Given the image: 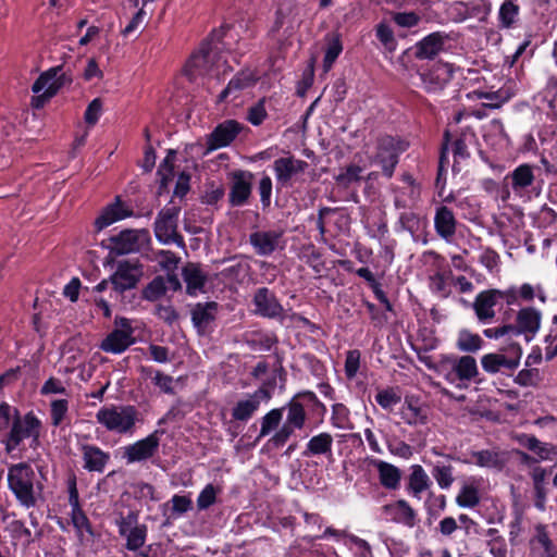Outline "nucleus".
Returning a JSON list of instances; mask_svg holds the SVG:
<instances>
[{
  "mask_svg": "<svg viewBox=\"0 0 557 557\" xmlns=\"http://www.w3.org/2000/svg\"><path fill=\"white\" fill-rule=\"evenodd\" d=\"M519 12V7L512 0H505L500 5L498 16L503 27H510Z\"/></svg>",
  "mask_w": 557,
  "mask_h": 557,
  "instance_id": "603ef678",
  "label": "nucleus"
},
{
  "mask_svg": "<svg viewBox=\"0 0 557 557\" xmlns=\"http://www.w3.org/2000/svg\"><path fill=\"white\" fill-rule=\"evenodd\" d=\"M333 445V437L329 433H320L309 440L306 445L305 456L323 455L331 453Z\"/></svg>",
  "mask_w": 557,
  "mask_h": 557,
  "instance_id": "a19ab883",
  "label": "nucleus"
},
{
  "mask_svg": "<svg viewBox=\"0 0 557 557\" xmlns=\"http://www.w3.org/2000/svg\"><path fill=\"white\" fill-rule=\"evenodd\" d=\"M147 528L145 525H137L123 537L126 539V548L128 550H137L146 541Z\"/></svg>",
  "mask_w": 557,
  "mask_h": 557,
  "instance_id": "864d4df0",
  "label": "nucleus"
},
{
  "mask_svg": "<svg viewBox=\"0 0 557 557\" xmlns=\"http://www.w3.org/2000/svg\"><path fill=\"white\" fill-rule=\"evenodd\" d=\"M218 488L213 484H207L197 497L199 510H206L216 502Z\"/></svg>",
  "mask_w": 557,
  "mask_h": 557,
  "instance_id": "bf43d9fd",
  "label": "nucleus"
},
{
  "mask_svg": "<svg viewBox=\"0 0 557 557\" xmlns=\"http://www.w3.org/2000/svg\"><path fill=\"white\" fill-rule=\"evenodd\" d=\"M8 486L17 503L27 509L35 507L42 498L44 485L34 468L27 462L9 467Z\"/></svg>",
  "mask_w": 557,
  "mask_h": 557,
  "instance_id": "f03ea898",
  "label": "nucleus"
},
{
  "mask_svg": "<svg viewBox=\"0 0 557 557\" xmlns=\"http://www.w3.org/2000/svg\"><path fill=\"white\" fill-rule=\"evenodd\" d=\"M454 69L448 63L437 62L419 73L422 88L428 92L442 90L453 77Z\"/></svg>",
  "mask_w": 557,
  "mask_h": 557,
  "instance_id": "dca6fc26",
  "label": "nucleus"
},
{
  "mask_svg": "<svg viewBox=\"0 0 557 557\" xmlns=\"http://www.w3.org/2000/svg\"><path fill=\"white\" fill-rule=\"evenodd\" d=\"M40 429L41 422L33 412L26 413L23 418L17 417L14 419L5 442L7 451L14 450L25 438L32 437L37 440L40 434Z\"/></svg>",
  "mask_w": 557,
  "mask_h": 557,
  "instance_id": "f8f14e48",
  "label": "nucleus"
},
{
  "mask_svg": "<svg viewBox=\"0 0 557 557\" xmlns=\"http://www.w3.org/2000/svg\"><path fill=\"white\" fill-rule=\"evenodd\" d=\"M400 395L394 388H385L379 391L375 395V400L385 410L393 409L394 406L400 403Z\"/></svg>",
  "mask_w": 557,
  "mask_h": 557,
  "instance_id": "6e6d98bb",
  "label": "nucleus"
},
{
  "mask_svg": "<svg viewBox=\"0 0 557 557\" xmlns=\"http://www.w3.org/2000/svg\"><path fill=\"white\" fill-rule=\"evenodd\" d=\"M483 339L479 334L468 330H461L458 333L456 347L463 352H475L483 346Z\"/></svg>",
  "mask_w": 557,
  "mask_h": 557,
  "instance_id": "79ce46f5",
  "label": "nucleus"
},
{
  "mask_svg": "<svg viewBox=\"0 0 557 557\" xmlns=\"http://www.w3.org/2000/svg\"><path fill=\"white\" fill-rule=\"evenodd\" d=\"M143 276V265L138 261L124 260L117 263L110 282L117 292L134 288Z\"/></svg>",
  "mask_w": 557,
  "mask_h": 557,
  "instance_id": "2eb2a0df",
  "label": "nucleus"
},
{
  "mask_svg": "<svg viewBox=\"0 0 557 557\" xmlns=\"http://www.w3.org/2000/svg\"><path fill=\"white\" fill-rule=\"evenodd\" d=\"M230 70L226 60L209 42H203L199 50L193 53L184 67L185 75L194 82L198 77L210 75L219 77Z\"/></svg>",
  "mask_w": 557,
  "mask_h": 557,
  "instance_id": "20e7f679",
  "label": "nucleus"
},
{
  "mask_svg": "<svg viewBox=\"0 0 557 557\" xmlns=\"http://www.w3.org/2000/svg\"><path fill=\"white\" fill-rule=\"evenodd\" d=\"M256 78L249 72H240L235 77H233L227 86L223 89V91L219 96L220 101H224L228 96H234L236 98V94L239 90L248 88L253 85Z\"/></svg>",
  "mask_w": 557,
  "mask_h": 557,
  "instance_id": "ea45409f",
  "label": "nucleus"
},
{
  "mask_svg": "<svg viewBox=\"0 0 557 557\" xmlns=\"http://www.w3.org/2000/svg\"><path fill=\"white\" fill-rule=\"evenodd\" d=\"M96 421L107 432L119 435H133L140 419L135 406L111 404L102 406L96 412Z\"/></svg>",
  "mask_w": 557,
  "mask_h": 557,
  "instance_id": "7ed1b4c3",
  "label": "nucleus"
},
{
  "mask_svg": "<svg viewBox=\"0 0 557 557\" xmlns=\"http://www.w3.org/2000/svg\"><path fill=\"white\" fill-rule=\"evenodd\" d=\"M175 151L169 150L158 169L161 187H166L174 174Z\"/></svg>",
  "mask_w": 557,
  "mask_h": 557,
  "instance_id": "de8ad7c7",
  "label": "nucleus"
},
{
  "mask_svg": "<svg viewBox=\"0 0 557 557\" xmlns=\"http://www.w3.org/2000/svg\"><path fill=\"white\" fill-rule=\"evenodd\" d=\"M252 304L255 306L253 312L257 315L267 319L278 320L281 323L285 320L286 312L284 307L273 292L267 287L257 289L253 295Z\"/></svg>",
  "mask_w": 557,
  "mask_h": 557,
  "instance_id": "ddd939ff",
  "label": "nucleus"
},
{
  "mask_svg": "<svg viewBox=\"0 0 557 557\" xmlns=\"http://www.w3.org/2000/svg\"><path fill=\"white\" fill-rule=\"evenodd\" d=\"M84 469L89 472L102 473L110 461V454L91 444L81 446Z\"/></svg>",
  "mask_w": 557,
  "mask_h": 557,
  "instance_id": "cd10ccee",
  "label": "nucleus"
},
{
  "mask_svg": "<svg viewBox=\"0 0 557 557\" xmlns=\"http://www.w3.org/2000/svg\"><path fill=\"white\" fill-rule=\"evenodd\" d=\"M534 166L523 163L517 166L510 174L511 187L516 195L523 196L535 181Z\"/></svg>",
  "mask_w": 557,
  "mask_h": 557,
  "instance_id": "473e14b6",
  "label": "nucleus"
},
{
  "mask_svg": "<svg viewBox=\"0 0 557 557\" xmlns=\"http://www.w3.org/2000/svg\"><path fill=\"white\" fill-rule=\"evenodd\" d=\"M408 186L396 190L394 206L396 209H408L413 207L420 198V187L411 177H406Z\"/></svg>",
  "mask_w": 557,
  "mask_h": 557,
  "instance_id": "4c0bfd02",
  "label": "nucleus"
},
{
  "mask_svg": "<svg viewBox=\"0 0 557 557\" xmlns=\"http://www.w3.org/2000/svg\"><path fill=\"white\" fill-rule=\"evenodd\" d=\"M542 312L533 307H525L518 311L516 326L512 335H524L527 342L532 341L541 327Z\"/></svg>",
  "mask_w": 557,
  "mask_h": 557,
  "instance_id": "6ab92c4d",
  "label": "nucleus"
},
{
  "mask_svg": "<svg viewBox=\"0 0 557 557\" xmlns=\"http://www.w3.org/2000/svg\"><path fill=\"white\" fill-rule=\"evenodd\" d=\"M134 343V329L131 320L124 317H116L114 329L102 339L99 348L104 352L120 355Z\"/></svg>",
  "mask_w": 557,
  "mask_h": 557,
  "instance_id": "6e6552de",
  "label": "nucleus"
},
{
  "mask_svg": "<svg viewBox=\"0 0 557 557\" xmlns=\"http://www.w3.org/2000/svg\"><path fill=\"white\" fill-rule=\"evenodd\" d=\"M285 408L287 409L286 421L267 442L270 448L284 446L296 429L300 430L305 426L307 414L301 401L292 398Z\"/></svg>",
  "mask_w": 557,
  "mask_h": 557,
  "instance_id": "39448f33",
  "label": "nucleus"
},
{
  "mask_svg": "<svg viewBox=\"0 0 557 557\" xmlns=\"http://www.w3.org/2000/svg\"><path fill=\"white\" fill-rule=\"evenodd\" d=\"M110 249L113 253L122 256L139 252L150 243V234L148 230H124L119 234L111 236Z\"/></svg>",
  "mask_w": 557,
  "mask_h": 557,
  "instance_id": "9d476101",
  "label": "nucleus"
},
{
  "mask_svg": "<svg viewBox=\"0 0 557 557\" xmlns=\"http://www.w3.org/2000/svg\"><path fill=\"white\" fill-rule=\"evenodd\" d=\"M301 17L299 8L292 3L282 4L277 11L272 34H280L284 38L292 37L300 27Z\"/></svg>",
  "mask_w": 557,
  "mask_h": 557,
  "instance_id": "4468645a",
  "label": "nucleus"
},
{
  "mask_svg": "<svg viewBox=\"0 0 557 557\" xmlns=\"http://www.w3.org/2000/svg\"><path fill=\"white\" fill-rule=\"evenodd\" d=\"M159 437L153 432L143 440L124 447L123 458L127 463L140 462L151 458L159 448Z\"/></svg>",
  "mask_w": 557,
  "mask_h": 557,
  "instance_id": "412c9836",
  "label": "nucleus"
},
{
  "mask_svg": "<svg viewBox=\"0 0 557 557\" xmlns=\"http://www.w3.org/2000/svg\"><path fill=\"white\" fill-rule=\"evenodd\" d=\"M346 544L356 557H372V552L369 543L358 536L350 535Z\"/></svg>",
  "mask_w": 557,
  "mask_h": 557,
  "instance_id": "052dcab7",
  "label": "nucleus"
},
{
  "mask_svg": "<svg viewBox=\"0 0 557 557\" xmlns=\"http://www.w3.org/2000/svg\"><path fill=\"white\" fill-rule=\"evenodd\" d=\"M343 51V46L338 36H335L327 45L323 59L324 71L327 72L333 66L335 60Z\"/></svg>",
  "mask_w": 557,
  "mask_h": 557,
  "instance_id": "5fc2aeb1",
  "label": "nucleus"
},
{
  "mask_svg": "<svg viewBox=\"0 0 557 557\" xmlns=\"http://www.w3.org/2000/svg\"><path fill=\"white\" fill-rule=\"evenodd\" d=\"M133 215V210L125 205L120 197H116L112 203L106 206L95 220L97 232L104 230L115 222Z\"/></svg>",
  "mask_w": 557,
  "mask_h": 557,
  "instance_id": "a878e982",
  "label": "nucleus"
},
{
  "mask_svg": "<svg viewBox=\"0 0 557 557\" xmlns=\"http://www.w3.org/2000/svg\"><path fill=\"white\" fill-rule=\"evenodd\" d=\"M468 462L481 468H487L500 471L506 465V456L504 453L483 449L469 453Z\"/></svg>",
  "mask_w": 557,
  "mask_h": 557,
  "instance_id": "7c9ffc66",
  "label": "nucleus"
},
{
  "mask_svg": "<svg viewBox=\"0 0 557 557\" xmlns=\"http://www.w3.org/2000/svg\"><path fill=\"white\" fill-rule=\"evenodd\" d=\"M540 381V372L537 369H522L513 379V382L519 386L530 387L535 386Z\"/></svg>",
  "mask_w": 557,
  "mask_h": 557,
  "instance_id": "e2e57ef3",
  "label": "nucleus"
},
{
  "mask_svg": "<svg viewBox=\"0 0 557 557\" xmlns=\"http://www.w3.org/2000/svg\"><path fill=\"white\" fill-rule=\"evenodd\" d=\"M375 33L377 39L385 47V49H387L388 51H394L396 49L397 42L394 36V32L387 24H377Z\"/></svg>",
  "mask_w": 557,
  "mask_h": 557,
  "instance_id": "13d9d810",
  "label": "nucleus"
},
{
  "mask_svg": "<svg viewBox=\"0 0 557 557\" xmlns=\"http://www.w3.org/2000/svg\"><path fill=\"white\" fill-rule=\"evenodd\" d=\"M282 232L257 231L249 235V243L259 256L272 255L282 243Z\"/></svg>",
  "mask_w": 557,
  "mask_h": 557,
  "instance_id": "bb28decb",
  "label": "nucleus"
},
{
  "mask_svg": "<svg viewBox=\"0 0 557 557\" xmlns=\"http://www.w3.org/2000/svg\"><path fill=\"white\" fill-rule=\"evenodd\" d=\"M218 304L214 301L197 304L191 310V321L199 332H205L214 321Z\"/></svg>",
  "mask_w": 557,
  "mask_h": 557,
  "instance_id": "72a5a7b5",
  "label": "nucleus"
},
{
  "mask_svg": "<svg viewBox=\"0 0 557 557\" xmlns=\"http://www.w3.org/2000/svg\"><path fill=\"white\" fill-rule=\"evenodd\" d=\"M181 208L174 205L165 206L154 221L156 238L163 245L175 244L184 247V238L177 232Z\"/></svg>",
  "mask_w": 557,
  "mask_h": 557,
  "instance_id": "0eeeda50",
  "label": "nucleus"
},
{
  "mask_svg": "<svg viewBox=\"0 0 557 557\" xmlns=\"http://www.w3.org/2000/svg\"><path fill=\"white\" fill-rule=\"evenodd\" d=\"M432 475L442 490L450 488L455 481L454 468L450 465H435L432 469Z\"/></svg>",
  "mask_w": 557,
  "mask_h": 557,
  "instance_id": "c03bdc74",
  "label": "nucleus"
},
{
  "mask_svg": "<svg viewBox=\"0 0 557 557\" xmlns=\"http://www.w3.org/2000/svg\"><path fill=\"white\" fill-rule=\"evenodd\" d=\"M372 466L376 469L381 485L395 491L400 486L401 471L396 466L384 460L375 459Z\"/></svg>",
  "mask_w": 557,
  "mask_h": 557,
  "instance_id": "2f4dec72",
  "label": "nucleus"
},
{
  "mask_svg": "<svg viewBox=\"0 0 557 557\" xmlns=\"http://www.w3.org/2000/svg\"><path fill=\"white\" fill-rule=\"evenodd\" d=\"M424 366L443 377L448 384L465 389L478 376L479 368L473 357L440 355L437 357H423Z\"/></svg>",
  "mask_w": 557,
  "mask_h": 557,
  "instance_id": "f257e3e1",
  "label": "nucleus"
},
{
  "mask_svg": "<svg viewBox=\"0 0 557 557\" xmlns=\"http://www.w3.org/2000/svg\"><path fill=\"white\" fill-rule=\"evenodd\" d=\"M308 163L301 159H297L292 154L276 159L273 162V171L277 184L286 186L297 175L305 173Z\"/></svg>",
  "mask_w": 557,
  "mask_h": 557,
  "instance_id": "4be33fe9",
  "label": "nucleus"
},
{
  "mask_svg": "<svg viewBox=\"0 0 557 557\" xmlns=\"http://www.w3.org/2000/svg\"><path fill=\"white\" fill-rule=\"evenodd\" d=\"M270 399V391L265 387H259L246 398L235 404L232 409V417L237 421H247L259 409L261 403H268Z\"/></svg>",
  "mask_w": 557,
  "mask_h": 557,
  "instance_id": "a211bd4d",
  "label": "nucleus"
},
{
  "mask_svg": "<svg viewBox=\"0 0 557 557\" xmlns=\"http://www.w3.org/2000/svg\"><path fill=\"white\" fill-rule=\"evenodd\" d=\"M491 539L487 542L490 554L493 557H507V544L503 536L495 529L488 530Z\"/></svg>",
  "mask_w": 557,
  "mask_h": 557,
  "instance_id": "09e8293b",
  "label": "nucleus"
},
{
  "mask_svg": "<svg viewBox=\"0 0 557 557\" xmlns=\"http://www.w3.org/2000/svg\"><path fill=\"white\" fill-rule=\"evenodd\" d=\"M69 504L71 507V521L77 532L79 540L84 541L86 535L91 537L94 535L91 525L79 505L78 491L74 481L69 485Z\"/></svg>",
  "mask_w": 557,
  "mask_h": 557,
  "instance_id": "aec40b11",
  "label": "nucleus"
},
{
  "mask_svg": "<svg viewBox=\"0 0 557 557\" xmlns=\"http://www.w3.org/2000/svg\"><path fill=\"white\" fill-rule=\"evenodd\" d=\"M65 83V76L61 66H54L41 73L32 86L34 96L32 107L41 109Z\"/></svg>",
  "mask_w": 557,
  "mask_h": 557,
  "instance_id": "423d86ee",
  "label": "nucleus"
},
{
  "mask_svg": "<svg viewBox=\"0 0 557 557\" xmlns=\"http://www.w3.org/2000/svg\"><path fill=\"white\" fill-rule=\"evenodd\" d=\"M360 357V351L357 349L349 350L346 354L345 374L349 380L354 379L359 371Z\"/></svg>",
  "mask_w": 557,
  "mask_h": 557,
  "instance_id": "69168bd1",
  "label": "nucleus"
},
{
  "mask_svg": "<svg viewBox=\"0 0 557 557\" xmlns=\"http://www.w3.org/2000/svg\"><path fill=\"white\" fill-rule=\"evenodd\" d=\"M536 534L531 541L532 552L536 557H557V547L550 541L544 525L535 528Z\"/></svg>",
  "mask_w": 557,
  "mask_h": 557,
  "instance_id": "c9c22d12",
  "label": "nucleus"
},
{
  "mask_svg": "<svg viewBox=\"0 0 557 557\" xmlns=\"http://www.w3.org/2000/svg\"><path fill=\"white\" fill-rule=\"evenodd\" d=\"M502 299V290L488 289L479 293L473 301V310L478 320L490 323L496 315L495 307Z\"/></svg>",
  "mask_w": 557,
  "mask_h": 557,
  "instance_id": "5701e85b",
  "label": "nucleus"
},
{
  "mask_svg": "<svg viewBox=\"0 0 557 557\" xmlns=\"http://www.w3.org/2000/svg\"><path fill=\"white\" fill-rule=\"evenodd\" d=\"M399 416L408 425H423L429 419V408L419 397L406 396L399 408Z\"/></svg>",
  "mask_w": 557,
  "mask_h": 557,
  "instance_id": "393cba45",
  "label": "nucleus"
},
{
  "mask_svg": "<svg viewBox=\"0 0 557 557\" xmlns=\"http://www.w3.org/2000/svg\"><path fill=\"white\" fill-rule=\"evenodd\" d=\"M69 412V401L66 399H53L50 404V418L53 426L61 425L66 419Z\"/></svg>",
  "mask_w": 557,
  "mask_h": 557,
  "instance_id": "8fccbe9b",
  "label": "nucleus"
},
{
  "mask_svg": "<svg viewBox=\"0 0 557 557\" xmlns=\"http://www.w3.org/2000/svg\"><path fill=\"white\" fill-rule=\"evenodd\" d=\"M240 129V124L234 120L219 124L207 139L206 153L228 146L239 134Z\"/></svg>",
  "mask_w": 557,
  "mask_h": 557,
  "instance_id": "b1692460",
  "label": "nucleus"
},
{
  "mask_svg": "<svg viewBox=\"0 0 557 557\" xmlns=\"http://www.w3.org/2000/svg\"><path fill=\"white\" fill-rule=\"evenodd\" d=\"M432 485L431 479L420 465H412L410 467V474L408 478V491L417 499H421L422 493L428 491Z\"/></svg>",
  "mask_w": 557,
  "mask_h": 557,
  "instance_id": "f704fd0d",
  "label": "nucleus"
},
{
  "mask_svg": "<svg viewBox=\"0 0 557 557\" xmlns=\"http://www.w3.org/2000/svg\"><path fill=\"white\" fill-rule=\"evenodd\" d=\"M331 420L335 428L345 429L349 422V409L343 404H334Z\"/></svg>",
  "mask_w": 557,
  "mask_h": 557,
  "instance_id": "680f3d73",
  "label": "nucleus"
},
{
  "mask_svg": "<svg viewBox=\"0 0 557 557\" xmlns=\"http://www.w3.org/2000/svg\"><path fill=\"white\" fill-rule=\"evenodd\" d=\"M480 492L474 483H466L456 496V503L461 508H473L480 503Z\"/></svg>",
  "mask_w": 557,
  "mask_h": 557,
  "instance_id": "37998d69",
  "label": "nucleus"
},
{
  "mask_svg": "<svg viewBox=\"0 0 557 557\" xmlns=\"http://www.w3.org/2000/svg\"><path fill=\"white\" fill-rule=\"evenodd\" d=\"M284 408H275L265 413L261 419L260 433L258 438L269 435L272 431L277 429Z\"/></svg>",
  "mask_w": 557,
  "mask_h": 557,
  "instance_id": "a18cd8bd",
  "label": "nucleus"
},
{
  "mask_svg": "<svg viewBox=\"0 0 557 557\" xmlns=\"http://www.w3.org/2000/svg\"><path fill=\"white\" fill-rule=\"evenodd\" d=\"M293 398H297L298 401H301L304 404V408L311 407L312 409L321 411L322 414L326 412L324 404H322L317 395L311 391L299 392Z\"/></svg>",
  "mask_w": 557,
  "mask_h": 557,
  "instance_id": "0e129e2a",
  "label": "nucleus"
},
{
  "mask_svg": "<svg viewBox=\"0 0 557 557\" xmlns=\"http://www.w3.org/2000/svg\"><path fill=\"white\" fill-rule=\"evenodd\" d=\"M166 292L165 282L161 276L154 277L144 289V297L149 301H156Z\"/></svg>",
  "mask_w": 557,
  "mask_h": 557,
  "instance_id": "4d7b16f0",
  "label": "nucleus"
},
{
  "mask_svg": "<svg viewBox=\"0 0 557 557\" xmlns=\"http://www.w3.org/2000/svg\"><path fill=\"white\" fill-rule=\"evenodd\" d=\"M183 277L189 295L195 296L202 290L206 275L197 264L189 263L186 265L183 270Z\"/></svg>",
  "mask_w": 557,
  "mask_h": 557,
  "instance_id": "58836bf2",
  "label": "nucleus"
},
{
  "mask_svg": "<svg viewBox=\"0 0 557 557\" xmlns=\"http://www.w3.org/2000/svg\"><path fill=\"white\" fill-rule=\"evenodd\" d=\"M102 101L99 98H95L87 107L85 113H84V120L85 122L94 126L100 119L102 114Z\"/></svg>",
  "mask_w": 557,
  "mask_h": 557,
  "instance_id": "774afa93",
  "label": "nucleus"
},
{
  "mask_svg": "<svg viewBox=\"0 0 557 557\" xmlns=\"http://www.w3.org/2000/svg\"><path fill=\"white\" fill-rule=\"evenodd\" d=\"M443 37L440 33H432L417 42L414 55L418 59H433L443 48Z\"/></svg>",
  "mask_w": 557,
  "mask_h": 557,
  "instance_id": "e433bc0d",
  "label": "nucleus"
},
{
  "mask_svg": "<svg viewBox=\"0 0 557 557\" xmlns=\"http://www.w3.org/2000/svg\"><path fill=\"white\" fill-rule=\"evenodd\" d=\"M407 147V143L389 135L377 137L375 161L382 166L385 176H393L398 157Z\"/></svg>",
  "mask_w": 557,
  "mask_h": 557,
  "instance_id": "1a4fd4ad",
  "label": "nucleus"
},
{
  "mask_svg": "<svg viewBox=\"0 0 557 557\" xmlns=\"http://www.w3.org/2000/svg\"><path fill=\"white\" fill-rule=\"evenodd\" d=\"M522 357V348L517 343H510L502 352L486 354L481 358L482 369L491 374L502 369L515 370L519 367Z\"/></svg>",
  "mask_w": 557,
  "mask_h": 557,
  "instance_id": "9b49d317",
  "label": "nucleus"
},
{
  "mask_svg": "<svg viewBox=\"0 0 557 557\" xmlns=\"http://www.w3.org/2000/svg\"><path fill=\"white\" fill-rule=\"evenodd\" d=\"M265 99H260L248 110L247 120L255 126L262 124L267 117Z\"/></svg>",
  "mask_w": 557,
  "mask_h": 557,
  "instance_id": "338daca9",
  "label": "nucleus"
},
{
  "mask_svg": "<svg viewBox=\"0 0 557 557\" xmlns=\"http://www.w3.org/2000/svg\"><path fill=\"white\" fill-rule=\"evenodd\" d=\"M457 220L454 212L446 206H438L434 215V228L436 234L449 243L456 233Z\"/></svg>",
  "mask_w": 557,
  "mask_h": 557,
  "instance_id": "c85d7f7f",
  "label": "nucleus"
},
{
  "mask_svg": "<svg viewBox=\"0 0 557 557\" xmlns=\"http://www.w3.org/2000/svg\"><path fill=\"white\" fill-rule=\"evenodd\" d=\"M363 169L357 164H350L343 169L336 176L335 181L338 185L348 187L354 183H357L361 180V173Z\"/></svg>",
  "mask_w": 557,
  "mask_h": 557,
  "instance_id": "49530a36",
  "label": "nucleus"
},
{
  "mask_svg": "<svg viewBox=\"0 0 557 557\" xmlns=\"http://www.w3.org/2000/svg\"><path fill=\"white\" fill-rule=\"evenodd\" d=\"M251 177L248 172L239 171L234 173L233 184L230 191V202L232 206H243L251 193Z\"/></svg>",
  "mask_w": 557,
  "mask_h": 557,
  "instance_id": "c756f323",
  "label": "nucleus"
},
{
  "mask_svg": "<svg viewBox=\"0 0 557 557\" xmlns=\"http://www.w3.org/2000/svg\"><path fill=\"white\" fill-rule=\"evenodd\" d=\"M381 516L386 521L413 528L419 519L416 510L405 499H399L381 507Z\"/></svg>",
  "mask_w": 557,
  "mask_h": 557,
  "instance_id": "f3484780",
  "label": "nucleus"
},
{
  "mask_svg": "<svg viewBox=\"0 0 557 557\" xmlns=\"http://www.w3.org/2000/svg\"><path fill=\"white\" fill-rule=\"evenodd\" d=\"M518 295L519 298L524 301H532L535 297H537L542 304H545L547 299L546 293L540 284L533 286L529 283H524L518 287Z\"/></svg>",
  "mask_w": 557,
  "mask_h": 557,
  "instance_id": "3c124183",
  "label": "nucleus"
}]
</instances>
